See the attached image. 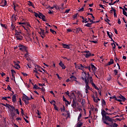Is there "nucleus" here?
Here are the masks:
<instances>
[{
  "instance_id": "obj_19",
  "label": "nucleus",
  "mask_w": 127,
  "mask_h": 127,
  "mask_svg": "<svg viewBox=\"0 0 127 127\" xmlns=\"http://www.w3.org/2000/svg\"><path fill=\"white\" fill-rule=\"evenodd\" d=\"M12 101L13 103H15L16 102V96L15 95H13L12 97Z\"/></svg>"
},
{
  "instance_id": "obj_43",
  "label": "nucleus",
  "mask_w": 127,
  "mask_h": 127,
  "mask_svg": "<svg viewBox=\"0 0 127 127\" xmlns=\"http://www.w3.org/2000/svg\"><path fill=\"white\" fill-rule=\"evenodd\" d=\"M54 7L55 8H56V9H60V7H59V6L56 5H54Z\"/></svg>"
},
{
  "instance_id": "obj_16",
  "label": "nucleus",
  "mask_w": 127,
  "mask_h": 127,
  "mask_svg": "<svg viewBox=\"0 0 127 127\" xmlns=\"http://www.w3.org/2000/svg\"><path fill=\"white\" fill-rule=\"evenodd\" d=\"M10 108L11 109H10V113H15V108H14V107H13V106H11Z\"/></svg>"
},
{
  "instance_id": "obj_53",
  "label": "nucleus",
  "mask_w": 127,
  "mask_h": 127,
  "mask_svg": "<svg viewBox=\"0 0 127 127\" xmlns=\"http://www.w3.org/2000/svg\"><path fill=\"white\" fill-rule=\"evenodd\" d=\"M15 112L17 115H19V111H18V109H15Z\"/></svg>"
},
{
  "instance_id": "obj_27",
  "label": "nucleus",
  "mask_w": 127,
  "mask_h": 127,
  "mask_svg": "<svg viewBox=\"0 0 127 127\" xmlns=\"http://www.w3.org/2000/svg\"><path fill=\"white\" fill-rule=\"evenodd\" d=\"M118 73H119V70L117 69H115L114 70V76H117V75H118Z\"/></svg>"
},
{
  "instance_id": "obj_22",
  "label": "nucleus",
  "mask_w": 127,
  "mask_h": 127,
  "mask_svg": "<svg viewBox=\"0 0 127 127\" xmlns=\"http://www.w3.org/2000/svg\"><path fill=\"white\" fill-rule=\"evenodd\" d=\"M83 55L85 56V58H89V57L91 56V53H88V54H84Z\"/></svg>"
},
{
  "instance_id": "obj_30",
  "label": "nucleus",
  "mask_w": 127,
  "mask_h": 127,
  "mask_svg": "<svg viewBox=\"0 0 127 127\" xmlns=\"http://www.w3.org/2000/svg\"><path fill=\"white\" fill-rule=\"evenodd\" d=\"M50 31L51 32H52V33H53V34H56V31H54V30L52 29H50Z\"/></svg>"
},
{
  "instance_id": "obj_8",
  "label": "nucleus",
  "mask_w": 127,
  "mask_h": 127,
  "mask_svg": "<svg viewBox=\"0 0 127 127\" xmlns=\"http://www.w3.org/2000/svg\"><path fill=\"white\" fill-rule=\"evenodd\" d=\"M59 65H60V66L62 67V69H66V66H65V64H63V62L62 61H61L60 63H59Z\"/></svg>"
},
{
  "instance_id": "obj_41",
  "label": "nucleus",
  "mask_w": 127,
  "mask_h": 127,
  "mask_svg": "<svg viewBox=\"0 0 127 127\" xmlns=\"http://www.w3.org/2000/svg\"><path fill=\"white\" fill-rule=\"evenodd\" d=\"M107 35H108L109 38L112 39V35L110 34V32L109 31H107Z\"/></svg>"
},
{
  "instance_id": "obj_31",
  "label": "nucleus",
  "mask_w": 127,
  "mask_h": 127,
  "mask_svg": "<svg viewBox=\"0 0 127 127\" xmlns=\"http://www.w3.org/2000/svg\"><path fill=\"white\" fill-rule=\"evenodd\" d=\"M83 123H81V122L77 123V126L79 127H81Z\"/></svg>"
},
{
  "instance_id": "obj_46",
  "label": "nucleus",
  "mask_w": 127,
  "mask_h": 127,
  "mask_svg": "<svg viewBox=\"0 0 127 127\" xmlns=\"http://www.w3.org/2000/svg\"><path fill=\"white\" fill-rule=\"evenodd\" d=\"M89 81H90V83H91V84H92V83H93V78H92V76H90V77L89 78Z\"/></svg>"
},
{
  "instance_id": "obj_37",
  "label": "nucleus",
  "mask_w": 127,
  "mask_h": 127,
  "mask_svg": "<svg viewBox=\"0 0 127 127\" xmlns=\"http://www.w3.org/2000/svg\"><path fill=\"white\" fill-rule=\"evenodd\" d=\"M78 11H84V7H82L81 8H79Z\"/></svg>"
},
{
  "instance_id": "obj_21",
  "label": "nucleus",
  "mask_w": 127,
  "mask_h": 127,
  "mask_svg": "<svg viewBox=\"0 0 127 127\" xmlns=\"http://www.w3.org/2000/svg\"><path fill=\"white\" fill-rule=\"evenodd\" d=\"M28 2H29L28 4V5H29V6H32L33 8H35L34 5H33V3H32V2H31V1H28Z\"/></svg>"
},
{
  "instance_id": "obj_33",
  "label": "nucleus",
  "mask_w": 127,
  "mask_h": 127,
  "mask_svg": "<svg viewBox=\"0 0 127 127\" xmlns=\"http://www.w3.org/2000/svg\"><path fill=\"white\" fill-rule=\"evenodd\" d=\"M5 107H6V108H8V109H10V107H11V105L8 104H6Z\"/></svg>"
},
{
  "instance_id": "obj_63",
  "label": "nucleus",
  "mask_w": 127,
  "mask_h": 127,
  "mask_svg": "<svg viewBox=\"0 0 127 127\" xmlns=\"http://www.w3.org/2000/svg\"><path fill=\"white\" fill-rule=\"evenodd\" d=\"M70 9H66V10H65L64 13H68V12H69V11H70Z\"/></svg>"
},
{
  "instance_id": "obj_20",
  "label": "nucleus",
  "mask_w": 127,
  "mask_h": 127,
  "mask_svg": "<svg viewBox=\"0 0 127 127\" xmlns=\"http://www.w3.org/2000/svg\"><path fill=\"white\" fill-rule=\"evenodd\" d=\"M70 79H73V81H74V82H78V81H77V77H76L75 76L71 75L70 77Z\"/></svg>"
},
{
  "instance_id": "obj_13",
  "label": "nucleus",
  "mask_w": 127,
  "mask_h": 127,
  "mask_svg": "<svg viewBox=\"0 0 127 127\" xmlns=\"http://www.w3.org/2000/svg\"><path fill=\"white\" fill-rule=\"evenodd\" d=\"M91 68H92V70L93 71V72H94V73H95V72H96V70H97V67H95V66L92 64H91Z\"/></svg>"
},
{
  "instance_id": "obj_25",
  "label": "nucleus",
  "mask_w": 127,
  "mask_h": 127,
  "mask_svg": "<svg viewBox=\"0 0 127 127\" xmlns=\"http://www.w3.org/2000/svg\"><path fill=\"white\" fill-rule=\"evenodd\" d=\"M37 67L38 68V69H37V71H39V72H41V73H42V70H40V69H41V66H40V65H37Z\"/></svg>"
},
{
  "instance_id": "obj_26",
  "label": "nucleus",
  "mask_w": 127,
  "mask_h": 127,
  "mask_svg": "<svg viewBox=\"0 0 127 127\" xmlns=\"http://www.w3.org/2000/svg\"><path fill=\"white\" fill-rule=\"evenodd\" d=\"M111 45L113 46V51H116V44L112 43Z\"/></svg>"
},
{
  "instance_id": "obj_5",
  "label": "nucleus",
  "mask_w": 127,
  "mask_h": 127,
  "mask_svg": "<svg viewBox=\"0 0 127 127\" xmlns=\"http://www.w3.org/2000/svg\"><path fill=\"white\" fill-rule=\"evenodd\" d=\"M7 3V1L5 0H1L0 1V6H5Z\"/></svg>"
},
{
  "instance_id": "obj_61",
  "label": "nucleus",
  "mask_w": 127,
  "mask_h": 127,
  "mask_svg": "<svg viewBox=\"0 0 127 127\" xmlns=\"http://www.w3.org/2000/svg\"><path fill=\"white\" fill-rule=\"evenodd\" d=\"M118 24H121V23H122V22L121 21V19L120 18H119L118 20Z\"/></svg>"
},
{
  "instance_id": "obj_52",
  "label": "nucleus",
  "mask_w": 127,
  "mask_h": 127,
  "mask_svg": "<svg viewBox=\"0 0 127 127\" xmlns=\"http://www.w3.org/2000/svg\"><path fill=\"white\" fill-rule=\"evenodd\" d=\"M93 20H92V19H91L89 21H90V22H91V24H93V23H96V21H93Z\"/></svg>"
},
{
  "instance_id": "obj_28",
  "label": "nucleus",
  "mask_w": 127,
  "mask_h": 127,
  "mask_svg": "<svg viewBox=\"0 0 127 127\" xmlns=\"http://www.w3.org/2000/svg\"><path fill=\"white\" fill-rule=\"evenodd\" d=\"M84 26H87V27H92V23H88Z\"/></svg>"
},
{
  "instance_id": "obj_36",
  "label": "nucleus",
  "mask_w": 127,
  "mask_h": 127,
  "mask_svg": "<svg viewBox=\"0 0 127 127\" xmlns=\"http://www.w3.org/2000/svg\"><path fill=\"white\" fill-rule=\"evenodd\" d=\"M21 113L22 114V116H24V111L22 108L21 109Z\"/></svg>"
},
{
  "instance_id": "obj_51",
  "label": "nucleus",
  "mask_w": 127,
  "mask_h": 127,
  "mask_svg": "<svg viewBox=\"0 0 127 127\" xmlns=\"http://www.w3.org/2000/svg\"><path fill=\"white\" fill-rule=\"evenodd\" d=\"M61 112H65V106H63V109L61 108Z\"/></svg>"
},
{
  "instance_id": "obj_54",
  "label": "nucleus",
  "mask_w": 127,
  "mask_h": 127,
  "mask_svg": "<svg viewBox=\"0 0 127 127\" xmlns=\"http://www.w3.org/2000/svg\"><path fill=\"white\" fill-rule=\"evenodd\" d=\"M80 17L83 20L82 22H85V18L82 16H80Z\"/></svg>"
},
{
  "instance_id": "obj_40",
  "label": "nucleus",
  "mask_w": 127,
  "mask_h": 127,
  "mask_svg": "<svg viewBox=\"0 0 127 127\" xmlns=\"http://www.w3.org/2000/svg\"><path fill=\"white\" fill-rule=\"evenodd\" d=\"M110 99H115V101H116L117 100V97H116V96H113L110 97Z\"/></svg>"
},
{
  "instance_id": "obj_58",
  "label": "nucleus",
  "mask_w": 127,
  "mask_h": 127,
  "mask_svg": "<svg viewBox=\"0 0 127 127\" xmlns=\"http://www.w3.org/2000/svg\"><path fill=\"white\" fill-rule=\"evenodd\" d=\"M11 28H12V30H13L14 29V28H15V26H14V25H13V24H11Z\"/></svg>"
},
{
  "instance_id": "obj_48",
  "label": "nucleus",
  "mask_w": 127,
  "mask_h": 127,
  "mask_svg": "<svg viewBox=\"0 0 127 127\" xmlns=\"http://www.w3.org/2000/svg\"><path fill=\"white\" fill-rule=\"evenodd\" d=\"M65 94L67 95V96H68V97H71V95L69 94H70L69 91H67V92H65Z\"/></svg>"
},
{
  "instance_id": "obj_14",
  "label": "nucleus",
  "mask_w": 127,
  "mask_h": 127,
  "mask_svg": "<svg viewBox=\"0 0 127 127\" xmlns=\"http://www.w3.org/2000/svg\"><path fill=\"white\" fill-rule=\"evenodd\" d=\"M84 73L85 75V76L84 77H82L81 79L83 81H85V84H86V82H88V80H87V77H87V73H86V72H84Z\"/></svg>"
},
{
  "instance_id": "obj_3",
  "label": "nucleus",
  "mask_w": 127,
  "mask_h": 127,
  "mask_svg": "<svg viewBox=\"0 0 127 127\" xmlns=\"http://www.w3.org/2000/svg\"><path fill=\"white\" fill-rule=\"evenodd\" d=\"M21 34V32H18L17 30H15V35L17 40H22L23 37H22Z\"/></svg>"
},
{
  "instance_id": "obj_57",
  "label": "nucleus",
  "mask_w": 127,
  "mask_h": 127,
  "mask_svg": "<svg viewBox=\"0 0 127 127\" xmlns=\"http://www.w3.org/2000/svg\"><path fill=\"white\" fill-rule=\"evenodd\" d=\"M81 118H82V114H80L79 116L78 117V121H79L80 119H81Z\"/></svg>"
},
{
  "instance_id": "obj_62",
  "label": "nucleus",
  "mask_w": 127,
  "mask_h": 127,
  "mask_svg": "<svg viewBox=\"0 0 127 127\" xmlns=\"http://www.w3.org/2000/svg\"><path fill=\"white\" fill-rule=\"evenodd\" d=\"M11 72L12 74H14V73L15 74V73H16V72H15V70H14V69H11Z\"/></svg>"
},
{
  "instance_id": "obj_23",
  "label": "nucleus",
  "mask_w": 127,
  "mask_h": 127,
  "mask_svg": "<svg viewBox=\"0 0 127 127\" xmlns=\"http://www.w3.org/2000/svg\"><path fill=\"white\" fill-rule=\"evenodd\" d=\"M75 30L76 31V33H79V31H81V32L83 33V30H82V29L80 28H76Z\"/></svg>"
},
{
  "instance_id": "obj_24",
  "label": "nucleus",
  "mask_w": 127,
  "mask_h": 127,
  "mask_svg": "<svg viewBox=\"0 0 127 127\" xmlns=\"http://www.w3.org/2000/svg\"><path fill=\"white\" fill-rule=\"evenodd\" d=\"M34 13L35 14V16L36 17H39V18H41V17H40V12L39 13V14L36 12H34Z\"/></svg>"
},
{
  "instance_id": "obj_34",
  "label": "nucleus",
  "mask_w": 127,
  "mask_h": 127,
  "mask_svg": "<svg viewBox=\"0 0 127 127\" xmlns=\"http://www.w3.org/2000/svg\"><path fill=\"white\" fill-rule=\"evenodd\" d=\"M65 105L66 106H68V105H71V101L69 102L68 100H66V101L65 102Z\"/></svg>"
},
{
  "instance_id": "obj_11",
  "label": "nucleus",
  "mask_w": 127,
  "mask_h": 127,
  "mask_svg": "<svg viewBox=\"0 0 127 127\" xmlns=\"http://www.w3.org/2000/svg\"><path fill=\"white\" fill-rule=\"evenodd\" d=\"M62 46H63L64 48H65L66 49H70V46H71V45H67L66 44L63 43Z\"/></svg>"
},
{
  "instance_id": "obj_7",
  "label": "nucleus",
  "mask_w": 127,
  "mask_h": 127,
  "mask_svg": "<svg viewBox=\"0 0 127 127\" xmlns=\"http://www.w3.org/2000/svg\"><path fill=\"white\" fill-rule=\"evenodd\" d=\"M77 98H76V97H74V98L72 100V104L71 105V107H73V108H74V107H76V105H77Z\"/></svg>"
},
{
  "instance_id": "obj_10",
  "label": "nucleus",
  "mask_w": 127,
  "mask_h": 127,
  "mask_svg": "<svg viewBox=\"0 0 127 127\" xmlns=\"http://www.w3.org/2000/svg\"><path fill=\"white\" fill-rule=\"evenodd\" d=\"M118 99H121V100H122V101L123 102H126V100H127V99L126 98V97H125V96L120 95V96L118 97Z\"/></svg>"
},
{
  "instance_id": "obj_38",
  "label": "nucleus",
  "mask_w": 127,
  "mask_h": 127,
  "mask_svg": "<svg viewBox=\"0 0 127 127\" xmlns=\"http://www.w3.org/2000/svg\"><path fill=\"white\" fill-rule=\"evenodd\" d=\"M33 72L34 73H36V74H38V75H40V73L38 72V71H37V70H33Z\"/></svg>"
},
{
  "instance_id": "obj_12",
  "label": "nucleus",
  "mask_w": 127,
  "mask_h": 127,
  "mask_svg": "<svg viewBox=\"0 0 127 127\" xmlns=\"http://www.w3.org/2000/svg\"><path fill=\"white\" fill-rule=\"evenodd\" d=\"M85 90L86 91H88V90H91V87H90V86H89V83H88V82H86L85 83Z\"/></svg>"
},
{
  "instance_id": "obj_49",
  "label": "nucleus",
  "mask_w": 127,
  "mask_h": 127,
  "mask_svg": "<svg viewBox=\"0 0 127 127\" xmlns=\"http://www.w3.org/2000/svg\"><path fill=\"white\" fill-rule=\"evenodd\" d=\"M13 21H16V20L17 19V17H16V15H15L14 16V18H13Z\"/></svg>"
},
{
  "instance_id": "obj_47",
  "label": "nucleus",
  "mask_w": 127,
  "mask_h": 127,
  "mask_svg": "<svg viewBox=\"0 0 127 127\" xmlns=\"http://www.w3.org/2000/svg\"><path fill=\"white\" fill-rule=\"evenodd\" d=\"M14 63L15 64V65H16V66L18 67V68H20V65H19V64H16V62H14Z\"/></svg>"
},
{
  "instance_id": "obj_59",
  "label": "nucleus",
  "mask_w": 127,
  "mask_h": 127,
  "mask_svg": "<svg viewBox=\"0 0 127 127\" xmlns=\"http://www.w3.org/2000/svg\"><path fill=\"white\" fill-rule=\"evenodd\" d=\"M123 14H124V15H126L127 11H126V10L125 9H123Z\"/></svg>"
},
{
  "instance_id": "obj_44",
  "label": "nucleus",
  "mask_w": 127,
  "mask_h": 127,
  "mask_svg": "<svg viewBox=\"0 0 127 127\" xmlns=\"http://www.w3.org/2000/svg\"><path fill=\"white\" fill-rule=\"evenodd\" d=\"M18 24H19L20 25H21V24H23V25H26V23H25V22H18Z\"/></svg>"
},
{
  "instance_id": "obj_55",
  "label": "nucleus",
  "mask_w": 127,
  "mask_h": 127,
  "mask_svg": "<svg viewBox=\"0 0 127 127\" xmlns=\"http://www.w3.org/2000/svg\"><path fill=\"white\" fill-rule=\"evenodd\" d=\"M84 103H85V99H82L81 101L82 106H84Z\"/></svg>"
},
{
  "instance_id": "obj_45",
  "label": "nucleus",
  "mask_w": 127,
  "mask_h": 127,
  "mask_svg": "<svg viewBox=\"0 0 127 127\" xmlns=\"http://www.w3.org/2000/svg\"><path fill=\"white\" fill-rule=\"evenodd\" d=\"M0 25H1V27H3L4 28L6 29V27L5 26V24L0 23Z\"/></svg>"
},
{
  "instance_id": "obj_4",
  "label": "nucleus",
  "mask_w": 127,
  "mask_h": 127,
  "mask_svg": "<svg viewBox=\"0 0 127 127\" xmlns=\"http://www.w3.org/2000/svg\"><path fill=\"white\" fill-rule=\"evenodd\" d=\"M16 114H15V112H10L9 114V116L10 117L11 120H14L15 119V116Z\"/></svg>"
},
{
  "instance_id": "obj_39",
  "label": "nucleus",
  "mask_w": 127,
  "mask_h": 127,
  "mask_svg": "<svg viewBox=\"0 0 127 127\" xmlns=\"http://www.w3.org/2000/svg\"><path fill=\"white\" fill-rule=\"evenodd\" d=\"M65 112L66 113L68 118H69V117H70V113L69 112V111L66 110Z\"/></svg>"
},
{
  "instance_id": "obj_17",
  "label": "nucleus",
  "mask_w": 127,
  "mask_h": 127,
  "mask_svg": "<svg viewBox=\"0 0 127 127\" xmlns=\"http://www.w3.org/2000/svg\"><path fill=\"white\" fill-rule=\"evenodd\" d=\"M107 126H109V127H119V125L117 123H114L113 124L111 125H107Z\"/></svg>"
},
{
  "instance_id": "obj_9",
  "label": "nucleus",
  "mask_w": 127,
  "mask_h": 127,
  "mask_svg": "<svg viewBox=\"0 0 127 127\" xmlns=\"http://www.w3.org/2000/svg\"><path fill=\"white\" fill-rule=\"evenodd\" d=\"M40 17H41L43 21H46V19H45V15H44L41 12H40Z\"/></svg>"
},
{
  "instance_id": "obj_15",
  "label": "nucleus",
  "mask_w": 127,
  "mask_h": 127,
  "mask_svg": "<svg viewBox=\"0 0 127 127\" xmlns=\"http://www.w3.org/2000/svg\"><path fill=\"white\" fill-rule=\"evenodd\" d=\"M112 64H114V60L111 59L110 61L106 64V66H110V65H112Z\"/></svg>"
},
{
  "instance_id": "obj_6",
  "label": "nucleus",
  "mask_w": 127,
  "mask_h": 127,
  "mask_svg": "<svg viewBox=\"0 0 127 127\" xmlns=\"http://www.w3.org/2000/svg\"><path fill=\"white\" fill-rule=\"evenodd\" d=\"M19 50H21V51H26L27 53V47L25 46L21 45L20 48L19 49Z\"/></svg>"
},
{
  "instance_id": "obj_35",
  "label": "nucleus",
  "mask_w": 127,
  "mask_h": 127,
  "mask_svg": "<svg viewBox=\"0 0 127 127\" xmlns=\"http://www.w3.org/2000/svg\"><path fill=\"white\" fill-rule=\"evenodd\" d=\"M102 106L103 105L106 106V101L104 99H102Z\"/></svg>"
},
{
  "instance_id": "obj_42",
  "label": "nucleus",
  "mask_w": 127,
  "mask_h": 127,
  "mask_svg": "<svg viewBox=\"0 0 127 127\" xmlns=\"http://www.w3.org/2000/svg\"><path fill=\"white\" fill-rule=\"evenodd\" d=\"M36 114L39 116H40L41 115V113L38 110H37Z\"/></svg>"
},
{
  "instance_id": "obj_1",
  "label": "nucleus",
  "mask_w": 127,
  "mask_h": 127,
  "mask_svg": "<svg viewBox=\"0 0 127 127\" xmlns=\"http://www.w3.org/2000/svg\"><path fill=\"white\" fill-rule=\"evenodd\" d=\"M101 115L102 116V122H103V124H105V125H110V123L107 122V121L108 122H110V123H112L114 119L111 118V117L109 116H107V112L105 111V110H102Z\"/></svg>"
},
{
  "instance_id": "obj_64",
  "label": "nucleus",
  "mask_w": 127,
  "mask_h": 127,
  "mask_svg": "<svg viewBox=\"0 0 127 127\" xmlns=\"http://www.w3.org/2000/svg\"><path fill=\"white\" fill-rule=\"evenodd\" d=\"M2 100H5V101H7V97H2Z\"/></svg>"
},
{
  "instance_id": "obj_32",
  "label": "nucleus",
  "mask_w": 127,
  "mask_h": 127,
  "mask_svg": "<svg viewBox=\"0 0 127 127\" xmlns=\"http://www.w3.org/2000/svg\"><path fill=\"white\" fill-rule=\"evenodd\" d=\"M53 106H54V109L56 110V111H59L58 110V107H57V106H56V105H55V104H53Z\"/></svg>"
},
{
  "instance_id": "obj_56",
  "label": "nucleus",
  "mask_w": 127,
  "mask_h": 127,
  "mask_svg": "<svg viewBox=\"0 0 127 127\" xmlns=\"http://www.w3.org/2000/svg\"><path fill=\"white\" fill-rule=\"evenodd\" d=\"M112 80V76H111L110 75H109V76L108 77V78H107V81H110Z\"/></svg>"
},
{
  "instance_id": "obj_29",
  "label": "nucleus",
  "mask_w": 127,
  "mask_h": 127,
  "mask_svg": "<svg viewBox=\"0 0 127 127\" xmlns=\"http://www.w3.org/2000/svg\"><path fill=\"white\" fill-rule=\"evenodd\" d=\"M13 4L14 5V10H15V7H16V6H18V4H16L15 2H13Z\"/></svg>"
},
{
  "instance_id": "obj_18",
  "label": "nucleus",
  "mask_w": 127,
  "mask_h": 127,
  "mask_svg": "<svg viewBox=\"0 0 127 127\" xmlns=\"http://www.w3.org/2000/svg\"><path fill=\"white\" fill-rule=\"evenodd\" d=\"M32 85H34L33 89H34V90H39V89H41L40 87H39L36 84L34 85L33 83H32Z\"/></svg>"
},
{
  "instance_id": "obj_50",
  "label": "nucleus",
  "mask_w": 127,
  "mask_h": 127,
  "mask_svg": "<svg viewBox=\"0 0 127 127\" xmlns=\"http://www.w3.org/2000/svg\"><path fill=\"white\" fill-rule=\"evenodd\" d=\"M120 1V0H117L116 1H115L113 3H112V5H114V4H116V3H117V2H119Z\"/></svg>"
},
{
  "instance_id": "obj_2",
  "label": "nucleus",
  "mask_w": 127,
  "mask_h": 127,
  "mask_svg": "<svg viewBox=\"0 0 127 127\" xmlns=\"http://www.w3.org/2000/svg\"><path fill=\"white\" fill-rule=\"evenodd\" d=\"M31 99L29 98L28 96H26L24 93L23 94V96L22 97V100L24 102L25 105H28L29 104V101Z\"/></svg>"
},
{
  "instance_id": "obj_60",
  "label": "nucleus",
  "mask_w": 127,
  "mask_h": 127,
  "mask_svg": "<svg viewBox=\"0 0 127 127\" xmlns=\"http://www.w3.org/2000/svg\"><path fill=\"white\" fill-rule=\"evenodd\" d=\"M7 90H9V91H11V87L9 85L7 86Z\"/></svg>"
}]
</instances>
